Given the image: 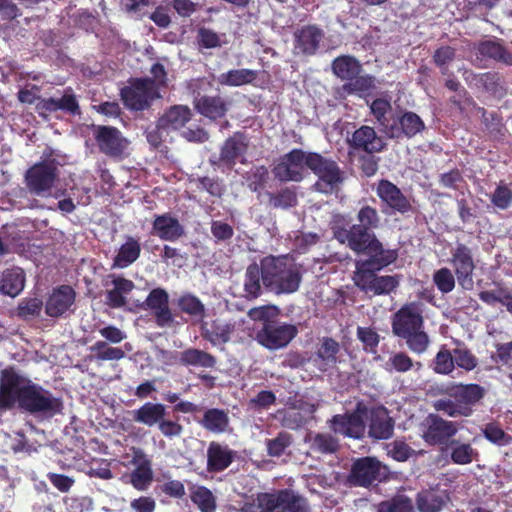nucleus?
<instances>
[{
  "instance_id": "14",
  "label": "nucleus",
  "mask_w": 512,
  "mask_h": 512,
  "mask_svg": "<svg viewBox=\"0 0 512 512\" xmlns=\"http://www.w3.org/2000/svg\"><path fill=\"white\" fill-rule=\"evenodd\" d=\"M31 381L18 374L13 367L0 373V409L20 407Z\"/></svg>"
},
{
  "instance_id": "62",
  "label": "nucleus",
  "mask_w": 512,
  "mask_h": 512,
  "mask_svg": "<svg viewBox=\"0 0 512 512\" xmlns=\"http://www.w3.org/2000/svg\"><path fill=\"white\" fill-rule=\"evenodd\" d=\"M453 357L454 364L466 371L473 370L478 364L476 356L467 348L454 349Z\"/></svg>"
},
{
  "instance_id": "47",
  "label": "nucleus",
  "mask_w": 512,
  "mask_h": 512,
  "mask_svg": "<svg viewBox=\"0 0 512 512\" xmlns=\"http://www.w3.org/2000/svg\"><path fill=\"white\" fill-rule=\"evenodd\" d=\"M269 205L274 209H289L297 205V194L293 188L285 187L277 192H267Z\"/></svg>"
},
{
  "instance_id": "44",
  "label": "nucleus",
  "mask_w": 512,
  "mask_h": 512,
  "mask_svg": "<svg viewBox=\"0 0 512 512\" xmlns=\"http://www.w3.org/2000/svg\"><path fill=\"white\" fill-rule=\"evenodd\" d=\"M141 246L137 239L128 237L123 243L117 255L114 257L113 266L118 268H126L134 263L140 256Z\"/></svg>"
},
{
  "instance_id": "6",
  "label": "nucleus",
  "mask_w": 512,
  "mask_h": 512,
  "mask_svg": "<svg viewBox=\"0 0 512 512\" xmlns=\"http://www.w3.org/2000/svg\"><path fill=\"white\" fill-rule=\"evenodd\" d=\"M20 409L41 418L50 419L63 411V401L42 386L30 383L24 394Z\"/></svg>"
},
{
  "instance_id": "15",
  "label": "nucleus",
  "mask_w": 512,
  "mask_h": 512,
  "mask_svg": "<svg viewBox=\"0 0 512 512\" xmlns=\"http://www.w3.org/2000/svg\"><path fill=\"white\" fill-rule=\"evenodd\" d=\"M298 334V329L293 324L281 323L275 319L256 333V340L263 347L277 350L286 347Z\"/></svg>"
},
{
  "instance_id": "7",
  "label": "nucleus",
  "mask_w": 512,
  "mask_h": 512,
  "mask_svg": "<svg viewBox=\"0 0 512 512\" xmlns=\"http://www.w3.org/2000/svg\"><path fill=\"white\" fill-rule=\"evenodd\" d=\"M124 106L131 111L148 110L154 100L161 97L154 80L146 78H130L128 85L120 90Z\"/></svg>"
},
{
  "instance_id": "13",
  "label": "nucleus",
  "mask_w": 512,
  "mask_h": 512,
  "mask_svg": "<svg viewBox=\"0 0 512 512\" xmlns=\"http://www.w3.org/2000/svg\"><path fill=\"white\" fill-rule=\"evenodd\" d=\"M422 428V438L430 446H448L456 443L453 437L458 432V424L454 421L430 413L422 422Z\"/></svg>"
},
{
  "instance_id": "5",
  "label": "nucleus",
  "mask_w": 512,
  "mask_h": 512,
  "mask_svg": "<svg viewBox=\"0 0 512 512\" xmlns=\"http://www.w3.org/2000/svg\"><path fill=\"white\" fill-rule=\"evenodd\" d=\"M424 305L419 301L403 304L392 316L391 327L395 336L404 339L410 351L424 353L430 339L424 331Z\"/></svg>"
},
{
  "instance_id": "57",
  "label": "nucleus",
  "mask_w": 512,
  "mask_h": 512,
  "mask_svg": "<svg viewBox=\"0 0 512 512\" xmlns=\"http://www.w3.org/2000/svg\"><path fill=\"white\" fill-rule=\"evenodd\" d=\"M292 435L287 432H279L273 439L266 440L267 454L271 457H280L292 444Z\"/></svg>"
},
{
  "instance_id": "33",
  "label": "nucleus",
  "mask_w": 512,
  "mask_h": 512,
  "mask_svg": "<svg viewBox=\"0 0 512 512\" xmlns=\"http://www.w3.org/2000/svg\"><path fill=\"white\" fill-rule=\"evenodd\" d=\"M199 424L208 432L213 434H224L232 432L228 410L220 408H209L205 410Z\"/></svg>"
},
{
  "instance_id": "2",
  "label": "nucleus",
  "mask_w": 512,
  "mask_h": 512,
  "mask_svg": "<svg viewBox=\"0 0 512 512\" xmlns=\"http://www.w3.org/2000/svg\"><path fill=\"white\" fill-rule=\"evenodd\" d=\"M367 259L356 262L353 281L362 292L375 296L389 295L400 285L401 275H377V272L393 264L399 257L398 249H386L377 252L362 253Z\"/></svg>"
},
{
  "instance_id": "38",
  "label": "nucleus",
  "mask_w": 512,
  "mask_h": 512,
  "mask_svg": "<svg viewBox=\"0 0 512 512\" xmlns=\"http://www.w3.org/2000/svg\"><path fill=\"white\" fill-rule=\"evenodd\" d=\"M166 415V406L161 403L146 402L132 411V420L148 427L157 426Z\"/></svg>"
},
{
  "instance_id": "29",
  "label": "nucleus",
  "mask_w": 512,
  "mask_h": 512,
  "mask_svg": "<svg viewBox=\"0 0 512 512\" xmlns=\"http://www.w3.org/2000/svg\"><path fill=\"white\" fill-rule=\"evenodd\" d=\"M234 331L235 323L219 318L210 322H202L200 325L201 337L212 346L225 345L228 343Z\"/></svg>"
},
{
  "instance_id": "58",
  "label": "nucleus",
  "mask_w": 512,
  "mask_h": 512,
  "mask_svg": "<svg viewBox=\"0 0 512 512\" xmlns=\"http://www.w3.org/2000/svg\"><path fill=\"white\" fill-rule=\"evenodd\" d=\"M452 446L450 457L454 464H470L474 460V455L478 454L469 443H459L456 441Z\"/></svg>"
},
{
  "instance_id": "28",
  "label": "nucleus",
  "mask_w": 512,
  "mask_h": 512,
  "mask_svg": "<svg viewBox=\"0 0 512 512\" xmlns=\"http://www.w3.org/2000/svg\"><path fill=\"white\" fill-rule=\"evenodd\" d=\"M236 452L227 444L211 441L206 452V470L208 473H220L234 461Z\"/></svg>"
},
{
  "instance_id": "39",
  "label": "nucleus",
  "mask_w": 512,
  "mask_h": 512,
  "mask_svg": "<svg viewBox=\"0 0 512 512\" xmlns=\"http://www.w3.org/2000/svg\"><path fill=\"white\" fill-rule=\"evenodd\" d=\"M179 362L186 367L213 369L217 365V358L205 350L187 348L180 353Z\"/></svg>"
},
{
  "instance_id": "26",
  "label": "nucleus",
  "mask_w": 512,
  "mask_h": 512,
  "mask_svg": "<svg viewBox=\"0 0 512 512\" xmlns=\"http://www.w3.org/2000/svg\"><path fill=\"white\" fill-rule=\"evenodd\" d=\"M193 103L197 112L210 120L225 117L230 108V102L220 95H202L199 91L194 92Z\"/></svg>"
},
{
  "instance_id": "60",
  "label": "nucleus",
  "mask_w": 512,
  "mask_h": 512,
  "mask_svg": "<svg viewBox=\"0 0 512 512\" xmlns=\"http://www.w3.org/2000/svg\"><path fill=\"white\" fill-rule=\"evenodd\" d=\"M357 338L363 343L364 350L375 353L380 342L379 334L371 327H358Z\"/></svg>"
},
{
  "instance_id": "10",
  "label": "nucleus",
  "mask_w": 512,
  "mask_h": 512,
  "mask_svg": "<svg viewBox=\"0 0 512 512\" xmlns=\"http://www.w3.org/2000/svg\"><path fill=\"white\" fill-rule=\"evenodd\" d=\"M376 195L381 201L382 212L386 215L407 216L415 212L409 197L396 184L387 179L378 181Z\"/></svg>"
},
{
  "instance_id": "27",
  "label": "nucleus",
  "mask_w": 512,
  "mask_h": 512,
  "mask_svg": "<svg viewBox=\"0 0 512 512\" xmlns=\"http://www.w3.org/2000/svg\"><path fill=\"white\" fill-rule=\"evenodd\" d=\"M395 421L383 407L371 409L369 413L368 435L376 440H387L393 436Z\"/></svg>"
},
{
  "instance_id": "11",
  "label": "nucleus",
  "mask_w": 512,
  "mask_h": 512,
  "mask_svg": "<svg viewBox=\"0 0 512 512\" xmlns=\"http://www.w3.org/2000/svg\"><path fill=\"white\" fill-rule=\"evenodd\" d=\"M309 152L294 148L280 156L272 167V173L279 182H301L304 179Z\"/></svg>"
},
{
  "instance_id": "8",
  "label": "nucleus",
  "mask_w": 512,
  "mask_h": 512,
  "mask_svg": "<svg viewBox=\"0 0 512 512\" xmlns=\"http://www.w3.org/2000/svg\"><path fill=\"white\" fill-rule=\"evenodd\" d=\"M307 168L318 176L314 188L320 193H332L338 184L343 181V173L337 162L333 159L325 158L319 153L309 152Z\"/></svg>"
},
{
  "instance_id": "1",
  "label": "nucleus",
  "mask_w": 512,
  "mask_h": 512,
  "mask_svg": "<svg viewBox=\"0 0 512 512\" xmlns=\"http://www.w3.org/2000/svg\"><path fill=\"white\" fill-rule=\"evenodd\" d=\"M356 219L358 223L352 224L348 216L335 214L330 223L334 239L357 255L386 250L374 232L381 222L378 210L368 204L362 205Z\"/></svg>"
},
{
  "instance_id": "3",
  "label": "nucleus",
  "mask_w": 512,
  "mask_h": 512,
  "mask_svg": "<svg viewBox=\"0 0 512 512\" xmlns=\"http://www.w3.org/2000/svg\"><path fill=\"white\" fill-rule=\"evenodd\" d=\"M487 390L477 383L448 382L438 387L445 396L433 402V408L451 418L471 417L482 405Z\"/></svg>"
},
{
  "instance_id": "17",
  "label": "nucleus",
  "mask_w": 512,
  "mask_h": 512,
  "mask_svg": "<svg viewBox=\"0 0 512 512\" xmlns=\"http://www.w3.org/2000/svg\"><path fill=\"white\" fill-rule=\"evenodd\" d=\"M450 263L454 268V273L458 285L463 289L470 291L474 288V270L476 263L470 247L459 243L451 251Z\"/></svg>"
},
{
  "instance_id": "21",
  "label": "nucleus",
  "mask_w": 512,
  "mask_h": 512,
  "mask_svg": "<svg viewBox=\"0 0 512 512\" xmlns=\"http://www.w3.org/2000/svg\"><path fill=\"white\" fill-rule=\"evenodd\" d=\"M248 140L244 133L235 132L232 136L228 137L220 148V153L217 161H211L212 164L218 167H225L232 170L237 160L244 157L248 151Z\"/></svg>"
},
{
  "instance_id": "49",
  "label": "nucleus",
  "mask_w": 512,
  "mask_h": 512,
  "mask_svg": "<svg viewBox=\"0 0 512 512\" xmlns=\"http://www.w3.org/2000/svg\"><path fill=\"white\" fill-rule=\"evenodd\" d=\"M370 109L381 130L385 133L392 120L391 104L383 98H377L372 102Z\"/></svg>"
},
{
  "instance_id": "40",
  "label": "nucleus",
  "mask_w": 512,
  "mask_h": 512,
  "mask_svg": "<svg viewBox=\"0 0 512 512\" xmlns=\"http://www.w3.org/2000/svg\"><path fill=\"white\" fill-rule=\"evenodd\" d=\"M25 285V273L19 267L9 268L3 271L0 277V291L8 296L15 297Z\"/></svg>"
},
{
  "instance_id": "43",
  "label": "nucleus",
  "mask_w": 512,
  "mask_h": 512,
  "mask_svg": "<svg viewBox=\"0 0 512 512\" xmlns=\"http://www.w3.org/2000/svg\"><path fill=\"white\" fill-rule=\"evenodd\" d=\"M448 501V495L433 490H424L418 493L416 506L419 512H440Z\"/></svg>"
},
{
  "instance_id": "35",
  "label": "nucleus",
  "mask_w": 512,
  "mask_h": 512,
  "mask_svg": "<svg viewBox=\"0 0 512 512\" xmlns=\"http://www.w3.org/2000/svg\"><path fill=\"white\" fill-rule=\"evenodd\" d=\"M476 50L485 59L512 66V52L503 45L501 39L480 41Z\"/></svg>"
},
{
  "instance_id": "48",
  "label": "nucleus",
  "mask_w": 512,
  "mask_h": 512,
  "mask_svg": "<svg viewBox=\"0 0 512 512\" xmlns=\"http://www.w3.org/2000/svg\"><path fill=\"white\" fill-rule=\"evenodd\" d=\"M191 501L196 504L201 512H215L216 498L205 486H198L191 492Z\"/></svg>"
},
{
  "instance_id": "22",
  "label": "nucleus",
  "mask_w": 512,
  "mask_h": 512,
  "mask_svg": "<svg viewBox=\"0 0 512 512\" xmlns=\"http://www.w3.org/2000/svg\"><path fill=\"white\" fill-rule=\"evenodd\" d=\"M143 308L152 311L158 327L164 328L173 325L174 316L169 307V295L166 290L152 289L143 303Z\"/></svg>"
},
{
  "instance_id": "50",
  "label": "nucleus",
  "mask_w": 512,
  "mask_h": 512,
  "mask_svg": "<svg viewBox=\"0 0 512 512\" xmlns=\"http://www.w3.org/2000/svg\"><path fill=\"white\" fill-rule=\"evenodd\" d=\"M340 445L336 437L329 433H317L311 439L310 448L321 454H333L338 451Z\"/></svg>"
},
{
  "instance_id": "64",
  "label": "nucleus",
  "mask_w": 512,
  "mask_h": 512,
  "mask_svg": "<svg viewBox=\"0 0 512 512\" xmlns=\"http://www.w3.org/2000/svg\"><path fill=\"white\" fill-rule=\"evenodd\" d=\"M496 351L491 355L494 363L512 367V341L507 343H498L495 345Z\"/></svg>"
},
{
  "instance_id": "9",
  "label": "nucleus",
  "mask_w": 512,
  "mask_h": 512,
  "mask_svg": "<svg viewBox=\"0 0 512 512\" xmlns=\"http://www.w3.org/2000/svg\"><path fill=\"white\" fill-rule=\"evenodd\" d=\"M262 512H307V500L291 489L257 494Z\"/></svg>"
},
{
  "instance_id": "31",
  "label": "nucleus",
  "mask_w": 512,
  "mask_h": 512,
  "mask_svg": "<svg viewBox=\"0 0 512 512\" xmlns=\"http://www.w3.org/2000/svg\"><path fill=\"white\" fill-rule=\"evenodd\" d=\"M36 109L38 114L43 117L55 113L58 110H62L71 115H79L81 113L76 96L72 93H65L60 99L52 97L41 99Z\"/></svg>"
},
{
  "instance_id": "25",
  "label": "nucleus",
  "mask_w": 512,
  "mask_h": 512,
  "mask_svg": "<svg viewBox=\"0 0 512 512\" xmlns=\"http://www.w3.org/2000/svg\"><path fill=\"white\" fill-rule=\"evenodd\" d=\"M76 300V292L70 285H60L52 290L45 302V313L51 318L64 317Z\"/></svg>"
},
{
  "instance_id": "18",
  "label": "nucleus",
  "mask_w": 512,
  "mask_h": 512,
  "mask_svg": "<svg viewBox=\"0 0 512 512\" xmlns=\"http://www.w3.org/2000/svg\"><path fill=\"white\" fill-rule=\"evenodd\" d=\"M390 122L384 133L390 139H411L425 129L424 121L418 114L412 111L399 110L392 114Z\"/></svg>"
},
{
  "instance_id": "30",
  "label": "nucleus",
  "mask_w": 512,
  "mask_h": 512,
  "mask_svg": "<svg viewBox=\"0 0 512 512\" xmlns=\"http://www.w3.org/2000/svg\"><path fill=\"white\" fill-rule=\"evenodd\" d=\"M152 230L161 240L177 241L185 234L183 225L171 213L155 215Z\"/></svg>"
},
{
  "instance_id": "20",
  "label": "nucleus",
  "mask_w": 512,
  "mask_h": 512,
  "mask_svg": "<svg viewBox=\"0 0 512 512\" xmlns=\"http://www.w3.org/2000/svg\"><path fill=\"white\" fill-rule=\"evenodd\" d=\"M93 136L99 151L111 158H120L128 146L127 139L114 126L93 125Z\"/></svg>"
},
{
  "instance_id": "45",
  "label": "nucleus",
  "mask_w": 512,
  "mask_h": 512,
  "mask_svg": "<svg viewBox=\"0 0 512 512\" xmlns=\"http://www.w3.org/2000/svg\"><path fill=\"white\" fill-rule=\"evenodd\" d=\"M340 351L339 343L331 337H324L316 352L317 358L321 361L319 369L326 371L337 363V354Z\"/></svg>"
},
{
  "instance_id": "34",
  "label": "nucleus",
  "mask_w": 512,
  "mask_h": 512,
  "mask_svg": "<svg viewBox=\"0 0 512 512\" xmlns=\"http://www.w3.org/2000/svg\"><path fill=\"white\" fill-rule=\"evenodd\" d=\"M192 113L188 106L173 105L165 111L157 122V128L162 130H179L191 120Z\"/></svg>"
},
{
  "instance_id": "32",
  "label": "nucleus",
  "mask_w": 512,
  "mask_h": 512,
  "mask_svg": "<svg viewBox=\"0 0 512 512\" xmlns=\"http://www.w3.org/2000/svg\"><path fill=\"white\" fill-rule=\"evenodd\" d=\"M132 463L136 468L130 475V482L137 490H145L153 480V471L151 461L147 458L143 451L134 452Z\"/></svg>"
},
{
  "instance_id": "53",
  "label": "nucleus",
  "mask_w": 512,
  "mask_h": 512,
  "mask_svg": "<svg viewBox=\"0 0 512 512\" xmlns=\"http://www.w3.org/2000/svg\"><path fill=\"white\" fill-rule=\"evenodd\" d=\"M95 352V358L99 361L120 360L125 357V352L118 347H111L106 341H97L90 347Z\"/></svg>"
},
{
  "instance_id": "24",
  "label": "nucleus",
  "mask_w": 512,
  "mask_h": 512,
  "mask_svg": "<svg viewBox=\"0 0 512 512\" xmlns=\"http://www.w3.org/2000/svg\"><path fill=\"white\" fill-rule=\"evenodd\" d=\"M349 148L356 152L374 155L383 151L386 143L378 136L373 127L362 125L347 138Z\"/></svg>"
},
{
  "instance_id": "51",
  "label": "nucleus",
  "mask_w": 512,
  "mask_h": 512,
  "mask_svg": "<svg viewBox=\"0 0 512 512\" xmlns=\"http://www.w3.org/2000/svg\"><path fill=\"white\" fill-rule=\"evenodd\" d=\"M482 433L489 442L497 446H508L512 443V436L496 422L487 423L482 429Z\"/></svg>"
},
{
  "instance_id": "4",
  "label": "nucleus",
  "mask_w": 512,
  "mask_h": 512,
  "mask_svg": "<svg viewBox=\"0 0 512 512\" xmlns=\"http://www.w3.org/2000/svg\"><path fill=\"white\" fill-rule=\"evenodd\" d=\"M261 264L266 289L277 295L293 294L299 290L305 269L292 256L267 255L261 258Z\"/></svg>"
},
{
  "instance_id": "56",
  "label": "nucleus",
  "mask_w": 512,
  "mask_h": 512,
  "mask_svg": "<svg viewBox=\"0 0 512 512\" xmlns=\"http://www.w3.org/2000/svg\"><path fill=\"white\" fill-rule=\"evenodd\" d=\"M413 359L405 352L393 353L385 363V370L388 372L405 373L412 369Z\"/></svg>"
},
{
  "instance_id": "61",
  "label": "nucleus",
  "mask_w": 512,
  "mask_h": 512,
  "mask_svg": "<svg viewBox=\"0 0 512 512\" xmlns=\"http://www.w3.org/2000/svg\"><path fill=\"white\" fill-rule=\"evenodd\" d=\"M453 352L447 349H441L435 357L434 371L437 374L447 375L454 370Z\"/></svg>"
},
{
  "instance_id": "55",
  "label": "nucleus",
  "mask_w": 512,
  "mask_h": 512,
  "mask_svg": "<svg viewBox=\"0 0 512 512\" xmlns=\"http://www.w3.org/2000/svg\"><path fill=\"white\" fill-rule=\"evenodd\" d=\"M455 273L447 268L442 267L433 273V283L442 294H448L455 288Z\"/></svg>"
},
{
  "instance_id": "41",
  "label": "nucleus",
  "mask_w": 512,
  "mask_h": 512,
  "mask_svg": "<svg viewBox=\"0 0 512 512\" xmlns=\"http://www.w3.org/2000/svg\"><path fill=\"white\" fill-rule=\"evenodd\" d=\"M257 78L258 71L248 68H241L231 69L225 73H221L217 77V82L222 86L239 87L253 84Z\"/></svg>"
},
{
  "instance_id": "19",
  "label": "nucleus",
  "mask_w": 512,
  "mask_h": 512,
  "mask_svg": "<svg viewBox=\"0 0 512 512\" xmlns=\"http://www.w3.org/2000/svg\"><path fill=\"white\" fill-rule=\"evenodd\" d=\"M386 467L376 458H357L350 469L348 481L353 486L369 487L375 481H381L385 477Z\"/></svg>"
},
{
  "instance_id": "59",
  "label": "nucleus",
  "mask_w": 512,
  "mask_h": 512,
  "mask_svg": "<svg viewBox=\"0 0 512 512\" xmlns=\"http://www.w3.org/2000/svg\"><path fill=\"white\" fill-rule=\"evenodd\" d=\"M477 110L481 114L482 123L490 134L496 135L502 133L504 124L501 114L497 112H488L483 107H478Z\"/></svg>"
},
{
  "instance_id": "16",
  "label": "nucleus",
  "mask_w": 512,
  "mask_h": 512,
  "mask_svg": "<svg viewBox=\"0 0 512 512\" xmlns=\"http://www.w3.org/2000/svg\"><path fill=\"white\" fill-rule=\"evenodd\" d=\"M57 179L58 168L54 160L37 162L25 173L26 186L36 195L50 191Z\"/></svg>"
},
{
  "instance_id": "36",
  "label": "nucleus",
  "mask_w": 512,
  "mask_h": 512,
  "mask_svg": "<svg viewBox=\"0 0 512 512\" xmlns=\"http://www.w3.org/2000/svg\"><path fill=\"white\" fill-rule=\"evenodd\" d=\"M263 268L261 262L249 264L243 279V292L247 300H255L263 293Z\"/></svg>"
},
{
  "instance_id": "46",
  "label": "nucleus",
  "mask_w": 512,
  "mask_h": 512,
  "mask_svg": "<svg viewBox=\"0 0 512 512\" xmlns=\"http://www.w3.org/2000/svg\"><path fill=\"white\" fill-rule=\"evenodd\" d=\"M177 305L181 312L191 317L203 319L206 316L205 305L194 294H182L177 300Z\"/></svg>"
},
{
  "instance_id": "23",
  "label": "nucleus",
  "mask_w": 512,
  "mask_h": 512,
  "mask_svg": "<svg viewBox=\"0 0 512 512\" xmlns=\"http://www.w3.org/2000/svg\"><path fill=\"white\" fill-rule=\"evenodd\" d=\"M293 50L296 55L312 56L320 48L325 34L316 24L304 25L297 29L294 34Z\"/></svg>"
},
{
  "instance_id": "54",
  "label": "nucleus",
  "mask_w": 512,
  "mask_h": 512,
  "mask_svg": "<svg viewBox=\"0 0 512 512\" xmlns=\"http://www.w3.org/2000/svg\"><path fill=\"white\" fill-rule=\"evenodd\" d=\"M43 306V301L39 298H24L18 304L17 315L21 319L31 320L40 316Z\"/></svg>"
},
{
  "instance_id": "42",
  "label": "nucleus",
  "mask_w": 512,
  "mask_h": 512,
  "mask_svg": "<svg viewBox=\"0 0 512 512\" xmlns=\"http://www.w3.org/2000/svg\"><path fill=\"white\" fill-rule=\"evenodd\" d=\"M361 70L360 62L350 55L338 56L332 62V71L341 80H353Z\"/></svg>"
},
{
  "instance_id": "52",
  "label": "nucleus",
  "mask_w": 512,
  "mask_h": 512,
  "mask_svg": "<svg viewBox=\"0 0 512 512\" xmlns=\"http://www.w3.org/2000/svg\"><path fill=\"white\" fill-rule=\"evenodd\" d=\"M378 512H414V507L410 498L405 495H396L380 502Z\"/></svg>"
},
{
  "instance_id": "37",
  "label": "nucleus",
  "mask_w": 512,
  "mask_h": 512,
  "mask_svg": "<svg viewBox=\"0 0 512 512\" xmlns=\"http://www.w3.org/2000/svg\"><path fill=\"white\" fill-rule=\"evenodd\" d=\"M113 289L106 292V304L110 308H122L127 304L126 296L135 288L132 280L122 276L111 275Z\"/></svg>"
},
{
  "instance_id": "12",
  "label": "nucleus",
  "mask_w": 512,
  "mask_h": 512,
  "mask_svg": "<svg viewBox=\"0 0 512 512\" xmlns=\"http://www.w3.org/2000/svg\"><path fill=\"white\" fill-rule=\"evenodd\" d=\"M368 415V407L363 401H358L350 413L334 415L329 420V428L344 437L361 439L364 437L366 425L364 418Z\"/></svg>"
},
{
  "instance_id": "63",
  "label": "nucleus",
  "mask_w": 512,
  "mask_h": 512,
  "mask_svg": "<svg viewBox=\"0 0 512 512\" xmlns=\"http://www.w3.org/2000/svg\"><path fill=\"white\" fill-rule=\"evenodd\" d=\"M439 184L445 188L460 190L462 186L466 185V181L462 172L459 169L454 168L439 175Z\"/></svg>"
}]
</instances>
